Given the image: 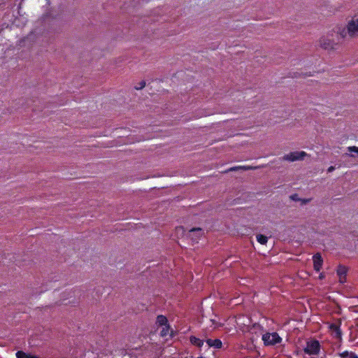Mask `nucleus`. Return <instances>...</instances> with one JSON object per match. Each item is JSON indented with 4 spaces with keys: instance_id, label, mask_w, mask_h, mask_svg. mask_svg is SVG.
Segmentation results:
<instances>
[{
    "instance_id": "17",
    "label": "nucleus",
    "mask_w": 358,
    "mask_h": 358,
    "mask_svg": "<svg viewBox=\"0 0 358 358\" xmlns=\"http://www.w3.org/2000/svg\"><path fill=\"white\" fill-rule=\"evenodd\" d=\"M350 355V352L348 351H343L339 354L340 357L341 358H348Z\"/></svg>"
},
{
    "instance_id": "11",
    "label": "nucleus",
    "mask_w": 358,
    "mask_h": 358,
    "mask_svg": "<svg viewBox=\"0 0 358 358\" xmlns=\"http://www.w3.org/2000/svg\"><path fill=\"white\" fill-rule=\"evenodd\" d=\"M156 322L160 327L169 325L168 323L167 317L163 315H159L157 316Z\"/></svg>"
},
{
    "instance_id": "2",
    "label": "nucleus",
    "mask_w": 358,
    "mask_h": 358,
    "mask_svg": "<svg viewBox=\"0 0 358 358\" xmlns=\"http://www.w3.org/2000/svg\"><path fill=\"white\" fill-rule=\"evenodd\" d=\"M321 345L317 340L313 339L307 341L303 352L308 355H317L320 354Z\"/></svg>"
},
{
    "instance_id": "25",
    "label": "nucleus",
    "mask_w": 358,
    "mask_h": 358,
    "mask_svg": "<svg viewBox=\"0 0 358 358\" xmlns=\"http://www.w3.org/2000/svg\"><path fill=\"white\" fill-rule=\"evenodd\" d=\"M196 358H205V357H196Z\"/></svg>"
},
{
    "instance_id": "19",
    "label": "nucleus",
    "mask_w": 358,
    "mask_h": 358,
    "mask_svg": "<svg viewBox=\"0 0 358 358\" xmlns=\"http://www.w3.org/2000/svg\"><path fill=\"white\" fill-rule=\"evenodd\" d=\"M348 151L356 152L358 155V148L355 146L348 147Z\"/></svg>"
},
{
    "instance_id": "14",
    "label": "nucleus",
    "mask_w": 358,
    "mask_h": 358,
    "mask_svg": "<svg viewBox=\"0 0 358 358\" xmlns=\"http://www.w3.org/2000/svg\"><path fill=\"white\" fill-rule=\"evenodd\" d=\"M238 169H242V170L248 171V170L253 169V167L250 166H234V167H232V168H230V169L227 171V172H229V171H236V170H238Z\"/></svg>"
},
{
    "instance_id": "21",
    "label": "nucleus",
    "mask_w": 358,
    "mask_h": 358,
    "mask_svg": "<svg viewBox=\"0 0 358 358\" xmlns=\"http://www.w3.org/2000/svg\"><path fill=\"white\" fill-rule=\"evenodd\" d=\"M335 168L334 166H330L328 169H327V171L328 173H331L333 171H334Z\"/></svg>"
},
{
    "instance_id": "5",
    "label": "nucleus",
    "mask_w": 358,
    "mask_h": 358,
    "mask_svg": "<svg viewBox=\"0 0 358 358\" xmlns=\"http://www.w3.org/2000/svg\"><path fill=\"white\" fill-rule=\"evenodd\" d=\"M203 231L200 227L192 228L189 231V237L194 243H197L199 238L202 236Z\"/></svg>"
},
{
    "instance_id": "20",
    "label": "nucleus",
    "mask_w": 358,
    "mask_h": 358,
    "mask_svg": "<svg viewBox=\"0 0 358 358\" xmlns=\"http://www.w3.org/2000/svg\"><path fill=\"white\" fill-rule=\"evenodd\" d=\"M348 358H358V356L353 352H350V355Z\"/></svg>"
},
{
    "instance_id": "4",
    "label": "nucleus",
    "mask_w": 358,
    "mask_h": 358,
    "mask_svg": "<svg viewBox=\"0 0 358 358\" xmlns=\"http://www.w3.org/2000/svg\"><path fill=\"white\" fill-rule=\"evenodd\" d=\"M307 155L306 152H292L283 156V160L289 162H294L296 160H303V157Z\"/></svg>"
},
{
    "instance_id": "9",
    "label": "nucleus",
    "mask_w": 358,
    "mask_h": 358,
    "mask_svg": "<svg viewBox=\"0 0 358 358\" xmlns=\"http://www.w3.org/2000/svg\"><path fill=\"white\" fill-rule=\"evenodd\" d=\"M347 271L348 270L345 266H339L337 267L336 273L339 276L341 283H344L346 281Z\"/></svg>"
},
{
    "instance_id": "23",
    "label": "nucleus",
    "mask_w": 358,
    "mask_h": 358,
    "mask_svg": "<svg viewBox=\"0 0 358 358\" xmlns=\"http://www.w3.org/2000/svg\"><path fill=\"white\" fill-rule=\"evenodd\" d=\"M303 76H310V75H307V74L306 73V74H303Z\"/></svg>"
},
{
    "instance_id": "3",
    "label": "nucleus",
    "mask_w": 358,
    "mask_h": 358,
    "mask_svg": "<svg viewBox=\"0 0 358 358\" xmlns=\"http://www.w3.org/2000/svg\"><path fill=\"white\" fill-rule=\"evenodd\" d=\"M262 341L266 345H271L280 343L282 338L278 333H266L263 334Z\"/></svg>"
},
{
    "instance_id": "1",
    "label": "nucleus",
    "mask_w": 358,
    "mask_h": 358,
    "mask_svg": "<svg viewBox=\"0 0 358 358\" xmlns=\"http://www.w3.org/2000/svg\"><path fill=\"white\" fill-rule=\"evenodd\" d=\"M340 35L342 38L348 36L350 38L358 36V17H354L349 20L345 28H343Z\"/></svg>"
},
{
    "instance_id": "10",
    "label": "nucleus",
    "mask_w": 358,
    "mask_h": 358,
    "mask_svg": "<svg viewBox=\"0 0 358 358\" xmlns=\"http://www.w3.org/2000/svg\"><path fill=\"white\" fill-rule=\"evenodd\" d=\"M206 343L208 345L209 347H213L215 349H220L222 346V343L221 340L219 338H208L206 340Z\"/></svg>"
},
{
    "instance_id": "16",
    "label": "nucleus",
    "mask_w": 358,
    "mask_h": 358,
    "mask_svg": "<svg viewBox=\"0 0 358 358\" xmlns=\"http://www.w3.org/2000/svg\"><path fill=\"white\" fill-rule=\"evenodd\" d=\"M169 329H170V326L169 325H166V326H163L162 330H161V333H160V335L162 337H166L168 334H169Z\"/></svg>"
},
{
    "instance_id": "22",
    "label": "nucleus",
    "mask_w": 358,
    "mask_h": 358,
    "mask_svg": "<svg viewBox=\"0 0 358 358\" xmlns=\"http://www.w3.org/2000/svg\"><path fill=\"white\" fill-rule=\"evenodd\" d=\"M292 199L294 201H296L297 200V195L296 194H294L293 196H292Z\"/></svg>"
},
{
    "instance_id": "26",
    "label": "nucleus",
    "mask_w": 358,
    "mask_h": 358,
    "mask_svg": "<svg viewBox=\"0 0 358 358\" xmlns=\"http://www.w3.org/2000/svg\"><path fill=\"white\" fill-rule=\"evenodd\" d=\"M312 358H315V357H312Z\"/></svg>"
},
{
    "instance_id": "15",
    "label": "nucleus",
    "mask_w": 358,
    "mask_h": 358,
    "mask_svg": "<svg viewBox=\"0 0 358 358\" xmlns=\"http://www.w3.org/2000/svg\"><path fill=\"white\" fill-rule=\"evenodd\" d=\"M256 239L257 242L262 245L266 244L268 242V238L262 234H257L256 236Z\"/></svg>"
},
{
    "instance_id": "7",
    "label": "nucleus",
    "mask_w": 358,
    "mask_h": 358,
    "mask_svg": "<svg viewBox=\"0 0 358 358\" xmlns=\"http://www.w3.org/2000/svg\"><path fill=\"white\" fill-rule=\"evenodd\" d=\"M320 46L323 49H325V50L334 49V45H335L334 41H332L325 36H323L320 38Z\"/></svg>"
},
{
    "instance_id": "6",
    "label": "nucleus",
    "mask_w": 358,
    "mask_h": 358,
    "mask_svg": "<svg viewBox=\"0 0 358 358\" xmlns=\"http://www.w3.org/2000/svg\"><path fill=\"white\" fill-rule=\"evenodd\" d=\"M341 321L339 320V323H331L329 326V329L330 331H332L333 333L335 334V338L337 339H341L342 336V332L341 329Z\"/></svg>"
},
{
    "instance_id": "24",
    "label": "nucleus",
    "mask_w": 358,
    "mask_h": 358,
    "mask_svg": "<svg viewBox=\"0 0 358 358\" xmlns=\"http://www.w3.org/2000/svg\"><path fill=\"white\" fill-rule=\"evenodd\" d=\"M294 76H295V77H298V76H299V75H296V74H295V75H294Z\"/></svg>"
},
{
    "instance_id": "13",
    "label": "nucleus",
    "mask_w": 358,
    "mask_h": 358,
    "mask_svg": "<svg viewBox=\"0 0 358 358\" xmlns=\"http://www.w3.org/2000/svg\"><path fill=\"white\" fill-rule=\"evenodd\" d=\"M16 358H39L38 357L31 355L24 351H17L15 353Z\"/></svg>"
},
{
    "instance_id": "18",
    "label": "nucleus",
    "mask_w": 358,
    "mask_h": 358,
    "mask_svg": "<svg viewBox=\"0 0 358 358\" xmlns=\"http://www.w3.org/2000/svg\"><path fill=\"white\" fill-rule=\"evenodd\" d=\"M145 85H146V83H145L143 80V81L139 83L138 85L135 86V89L136 90H141L142 88H143L145 87Z\"/></svg>"
},
{
    "instance_id": "12",
    "label": "nucleus",
    "mask_w": 358,
    "mask_h": 358,
    "mask_svg": "<svg viewBox=\"0 0 358 358\" xmlns=\"http://www.w3.org/2000/svg\"><path fill=\"white\" fill-rule=\"evenodd\" d=\"M189 342L190 343L199 348H201L203 344V340H201V338H197L194 336H192L189 337Z\"/></svg>"
},
{
    "instance_id": "8",
    "label": "nucleus",
    "mask_w": 358,
    "mask_h": 358,
    "mask_svg": "<svg viewBox=\"0 0 358 358\" xmlns=\"http://www.w3.org/2000/svg\"><path fill=\"white\" fill-rule=\"evenodd\" d=\"M313 267L316 272H318L321 270L322 266V258L320 253H316L313 257Z\"/></svg>"
}]
</instances>
